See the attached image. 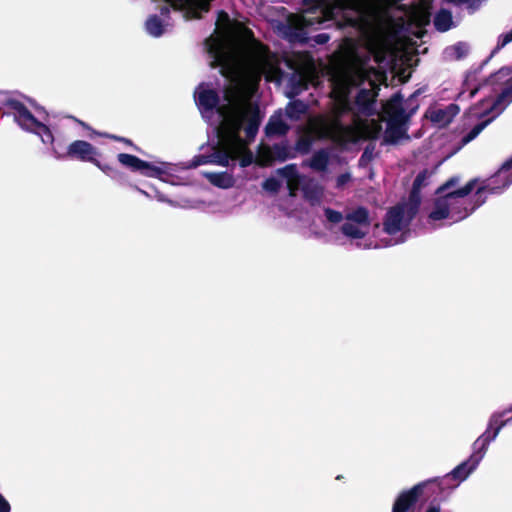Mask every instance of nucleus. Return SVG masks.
Masks as SVG:
<instances>
[{
    "mask_svg": "<svg viewBox=\"0 0 512 512\" xmlns=\"http://www.w3.org/2000/svg\"><path fill=\"white\" fill-rule=\"evenodd\" d=\"M405 206L397 204L388 209L383 221V230L388 235H395L403 229Z\"/></svg>",
    "mask_w": 512,
    "mask_h": 512,
    "instance_id": "obj_14",
    "label": "nucleus"
},
{
    "mask_svg": "<svg viewBox=\"0 0 512 512\" xmlns=\"http://www.w3.org/2000/svg\"><path fill=\"white\" fill-rule=\"evenodd\" d=\"M487 181L486 185L477 189L475 205L470 210L465 207L463 215L459 217L460 219L467 217L476 207L485 203L486 198L482 197L483 192L500 193L512 184V157L506 160Z\"/></svg>",
    "mask_w": 512,
    "mask_h": 512,
    "instance_id": "obj_4",
    "label": "nucleus"
},
{
    "mask_svg": "<svg viewBox=\"0 0 512 512\" xmlns=\"http://www.w3.org/2000/svg\"><path fill=\"white\" fill-rule=\"evenodd\" d=\"M402 103L403 96L397 92L383 105V112L388 116V120H409L418 109V104H416L410 107L409 112L406 113Z\"/></svg>",
    "mask_w": 512,
    "mask_h": 512,
    "instance_id": "obj_11",
    "label": "nucleus"
},
{
    "mask_svg": "<svg viewBox=\"0 0 512 512\" xmlns=\"http://www.w3.org/2000/svg\"><path fill=\"white\" fill-rule=\"evenodd\" d=\"M341 232L343 235L351 239H363L367 234V232L363 231L357 226V224L350 221L341 226Z\"/></svg>",
    "mask_w": 512,
    "mask_h": 512,
    "instance_id": "obj_29",
    "label": "nucleus"
},
{
    "mask_svg": "<svg viewBox=\"0 0 512 512\" xmlns=\"http://www.w3.org/2000/svg\"><path fill=\"white\" fill-rule=\"evenodd\" d=\"M117 160L121 165L130 169L132 172H139L145 177L161 179V177L166 174V170L162 167L144 161L132 154L119 153Z\"/></svg>",
    "mask_w": 512,
    "mask_h": 512,
    "instance_id": "obj_9",
    "label": "nucleus"
},
{
    "mask_svg": "<svg viewBox=\"0 0 512 512\" xmlns=\"http://www.w3.org/2000/svg\"><path fill=\"white\" fill-rule=\"evenodd\" d=\"M382 127L380 123L374 119L370 121V123H364L361 127L363 138L369 140H376L380 133Z\"/></svg>",
    "mask_w": 512,
    "mask_h": 512,
    "instance_id": "obj_27",
    "label": "nucleus"
},
{
    "mask_svg": "<svg viewBox=\"0 0 512 512\" xmlns=\"http://www.w3.org/2000/svg\"><path fill=\"white\" fill-rule=\"evenodd\" d=\"M512 75V68L502 67L494 74H491L487 79V82L491 85L502 84L506 82Z\"/></svg>",
    "mask_w": 512,
    "mask_h": 512,
    "instance_id": "obj_34",
    "label": "nucleus"
},
{
    "mask_svg": "<svg viewBox=\"0 0 512 512\" xmlns=\"http://www.w3.org/2000/svg\"><path fill=\"white\" fill-rule=\"evenodd\" d=\"M223 121L220 125L219 136L220 139L224 140L230 146H234L237 149L243 148V139L240 136V131L243 128L245 121L244 110L239 108H231L225 115H221Z\"/></svg>",
    "mask_w": 512,
    "mask_h": 512,
    "instance_id": "obj_5",
    "label": "nucleus"
},
{
    "mask_svg": "<svg viewBox=\"0 0 512 512\" xmlns=\"http://www.w3.org/2000/svg\"><path fill=\"white\" fill-rule=\"evenodd\" d=\"M327 0H303L304 5H314L320 6L324 4Z\"/></svg>",
    "mask_w": 512,
    "mask_h": 512,
    "instance_id": "obj_57",
    "label": "nucleus"
},
{
    "mask_svg": "<svg viewBox=\"0 0 512 512\" xmlns=\"http://www.w3.org/2000/svg\"><path fill=\"white\" fill-rule=\"evenodd\" d=\"M245 141H243V148L241 149V153L239 155V164L241 167L245 168L250 166L254 162V155L252 151L247 147Z\"/></svg>",
    "mask_w": 512,
    "mask_h": 512,
    "instance_id": "obj_39",
    "label": "nucleus"
},
{
    "mask_svg": "<svg viewBox=\"0 0 512 512\" xmlns=\"http://www.w3.org/2000/svg\"><path fill=\"white\" fill-rule=\"evenodd\" d=\"M262 187L270 193H277L281 187V183L278 179L269 177L262 183Z\"/></svg>",
    "mask_w": 512,
    "mask_h": 512,
    "instance_id": "obj_44",
    "label": "nucleus"
},
{
    "mask_svg": "<svg viewBox=\"0 0 512 512\" xmlns=\"http://www.w3.org/2000/svg\"><path fill=\"white\" fill-rule=\"evenodd\" d=\"M454 49H455V51L457 53V57L458 58H461V57L464 56L465 51L463 50V45L461 43L455 45Z\"/></svg>",
    "mask_w": 512,
    "mask_h": 512,
    "instance_id": "obj_58",
    "label": "nucleus"
},
{
    "mask_svg": "<svg viewBox=\"0 0 512 512\" xmlns=\"http://www.w3.org/2000/svg\"><path fill=\"white\" fill-rule=\"evenodd\" d=\"M295 156V153L286 143H275L271 147L267 146L260 153L263 165H270L275 160L284 162L287 159L295 158Z\"/></svg>",
    "mask_w": 512,
    "mask_h": 512,
    "instance_id": "obj_13",
    "label": "nucleus"
},
{
    "mask_svg": "<svg viewBox=\"0 0 512 512\" xmlns=\"http://www.w3.org/2000/svg\"><path fill=\"white\" fill-rule=\"evenodd\" d=\"M460 178L458 176L450 177L445 183H443L440 187L436 190V195L445 194L447 192H450L449 190L451 188L456 187V185L459 183Z\"/></svg>",
    "mask_w": 512,
    "mask_h": 512,
    "instance_id": "obj_43",
    "label": "nucleus"
},
{
    "mask_svg": "<svg viewBox=\"0 0 512 512\" xmlns=\"http://www.w3.org/2000/svg\"><path fill=\"white\" fill-rule=\"evenodd\" d=\"M213 67H216V66H221V73L222 75L224 76H227L228 75V72L231 68V58L230 56L223 52V51H220L217 56H216V59L215 61L213 62Z\"/></svg>",
    "mask_w": 512,
    "mask_h": 512,
    "instance_id": "obj_37",
    "label": "nucleus"
},
{
    "mask_svg": "<svg viewBox=\"0 0 512 512\" xmlns=\"http://www.w3.org/2000/svg\"><path fill=\"white\" fill-rule=\"evenodd\" d=\"M139 192L145 193L142 189L136 188Z\"/></svg>",
    "mask_w": 512,
    "mask_h": 512,
    "instance_id": "obj_64",
    "label": "nucleus"
},
{
    "mask_svg": "<svg viewBox=\"0 0 512 512\" xmlns=\"http://www.w3.org/2000/svg\"><path fill=\"white\" fill-rule=\"evenodd\" d=\"M207 163H210L209 155H198V156H195L194 159L192 160L191 166L198 167L200 165L207 164Z\"/></svg>",
    "mask_w": 512,
    "mask_h": 512,
    "instance_id": "obj_49",
    "label": "nucleus"
},
{
    "mask_svg": "<svg viewBox=\"0 0 512 512\" xmlns=\"http://www.w3.org/2000/svg\"><path fill=\"white\" fill-rule=\"evenodd\" d=\"M196 104L201 111L211 112L216 110L219 115H225L229 110V105H220V96L214 89L204 88V84H200L195 92Z\"/></svg>",
    "mask_w": 512,
    "mask_h": 512,
    "instance_id": "obj_10",
    "label": "nucleus"
},
{
    "mask_svg": "<svg viewBox=\"0 0 512 512\" xmlns=\"http://www.w3.org/2000/svg\"><path fill=\"white\" fill-rule=\"evenodd\" d=\"M348 24L352 27H359L361 23L363 22V19L360 17L357 18H349L347 20Z\"/></svg>",
    "mask_w": 512,
    "mask_h": 512,
    "instance_id": "obj_56",
    "label": "nucleus"
},
{
    "mask_svg": "<svg viewBox=\"0 0 512 512\" xmlns=\"http://www.w3.org/2000/svg\"><path fill=\"white\" fill-rule=\"evenodd\" d=\"M324 214L327 220L334 224L340 223L344 219V216L340 211L334 210L332 208H325Z\"/></svg>",
    "mask_w": 512,
    "mask_h": 512,
    "instance_id": "obj_45",
    "label": "nucleus"
},
{
    "mask_svg": "<svg viewBox=\"0 0 512 512\" xmlns=\"http://www.w3.org/2000/svg\"><path fill=\"white\" fill-rule=\"evenodd\" d=\"M477 182V179H471L462 188L438 195L434 201V208L430 212L429 218L433 221L446 219L450 214L453 201L468 196L474 190Z\"/></svg>",
    "mask_w": 512,
    "mask_h": 512,
    "instance_id": "obj_7",
    "label": "nucleus"
},
{
    "mask_svg": "<svg viewBox=\"0 0 512 512\" xmlns=\"http://www.w3.org/2000/svg\"><path fill=\"white\" fill-rule=\"evenodd\" d=\"M202 9L205 10V11H208L209 9V3L208 2H205L203 5H202Z\"/></svg>",
    "mask_w": 512,
    "mask_h": 512,
    "instance_id": "obj_62",
    "label": "nucleus"
},
{
    "mask_svg": "<svg viewBox=\"0 0 512 512\" xmlns=\"http://www.w3.org/2000/svg\"><path fill=\"white\" fill-rule=\"evenodd\" d=\"M374 150V146H367L365 149H364V152L361 156V160H363L365 157H368L370 158L371 157V154H372V151Z\"/></svg>",
    "mask_w": 512,
    "mask_h": 512,
    "instance_id": "obj_59",
    "label": "nucleus"
},
{
    "mask_svg": "<svg viewBox=\"0 0 512 512\" xmlns=\"http://www.w3.org/2000/svg\"><path fill=\"white\" fill-rule=\"evenodd\" d=\"M330 161V154L328 150L322 148L314 152L312 157L308 160L305 165L309 166L311 169L324 172L327 170Z\"/></svg>",
    "mask_w": 512,
    "mask_h": 512,
    "instance_id": "obj_22",
    "label": "nucleus"
},
{
    "mask_svg": "<svg viewBox=\"0 0 512 512\" xmlns=\"http://www.w3.org/2000/svg\"><path fill=\"white\" fill-rule=\"evenodd\" d=\"M512 420V405L498 413H494L488 423L486 431L473 443L472 455L444 477H449V483H455L456 487L472 473L484 457L490 442H492L500 430Z\"/></svg>",
    "mask_w": 512,
    "mask_h": 512,
    "instance_id": "obj_1",
    "label": "nucleus"
},
{
    "mask_svg": "<svg viewBox=\"0 0 512 512\" xmlns=\"http://www.w3.org/2000/svg\"><path fill=\"white\" fill-rule=\"evenodd\" d=\"M379 87L376 84H373V88H361L356 97H355V105L359 113L365 116H373L376 114L375 103L376 98L378 96Z\"/></svg>",
    "mask_w": 512,
    "mask_h": 512,
    "instance_id": "obj_12",
    "label": "nucleus"
},
{
    "mask_svg": "<svg viewBox=\"0 0 512 512\" xmlns=\"http://www.w3.org/2000/svg\"><path fill=\"white\" fill-rule=\"evenodd\" d=\"M241 97V89L236 85H228L224 89V99L229 103L233 104L237 102Z\"/></svg>",
    "mask_w": 512,
    "mask_h": 512,
    "instance_id": "obj_38",
    "label": "nucleus"
},
{
    "mask_svg": "<svg viewBox=\"0 0 512 512\" xmlns=\"http://www.w3.org/2000/svg\"><path fill=\"white\" fill-rule=\"evenodd\" d=\"M100 136H103V137H106L108 139H111V140H114V141H117V142H122L128 146H131L133 147L136 151L140 152L141 149L136 146L132 140L128 139V138H125V137H122V136H117V135H114V134H108V133H103V134H100Z\"/></svg>",
    "mask_w": 512,
    "mask_h": 512,
    "instance_id": "obj_46",
    "label": "nucleus"
},
{
    "mask_svg": "<svg viewBox=\"0 0 512 512\" xmlns=\"http://www.w3.org/2000/svg\"><path fill=\"white\" fill-rule=\"evenodd\" d=\"M313 141L314 139L309 133L301 135L295 143L294 150L301 155H306L311 151Z\"/></svg>",
    "mask_w": 512,
    "mask_h": 512,
    "instance_id": "obj_32",
    "label": "nucleus"
},
{
    "mask_svg": "<svg viewBox=\"0 0 512 512\" xmlns=\"http://www.w3.org/2000/svg\"><path fill=\"white\" fill-rule=\"evenodd\" d=\"M342 97L341 105L337 108L335 116L332 118L319 117L314 121L312 128L319 139L340 141L350 133L351 128L345 126L341 121V115L350 111L347 93L343 92Z\"/></svg>",
    "mask_w": 512,
    "mask_h": 512,
    "instance_id": "obj_2",
    "label": "nucleus"
},
{
    "mask_svg": "<svg viewBox=\"0 0 512 512\" xmlns=\"http://www.w3.org/2000/svg\"><path fill=\"white\" fill-rule=\"evenodd\" d=\"M345 219L363 227H369L371 224L369 210L364 206H359L347 213Z\"/></svg>",
    "mask_w": 512,
    "mask_h": 512,
    "instance_id": "obj_23",
    "label": "nucleus"
},
{
    "mask_svg": "<svg viewBox=\"0 0 512 512\" xmlns=\"http://www.w3.org/2000/svg\"><path fill=\"white\" fill-rule=\"evenodd\" d=\"M206 179L214 186L222 189L232 188L235 184L234 176L228 172H209L204 174Z\"/></svg>",
    "mask_w": 512,
    "mask_h": 512,
    "instance_id": "obj_21",
    "label": "nucleus"
},
{
    "mask_svg": "<svg viewBox=\"0 0 512 512\" xmlns=\"http://www.w3.org/2000/svg\"><path fill=\"white\" fill-rule=\"evenodd\" d=\"M449 477H437L422 481L413 487H417V498L422 502L440 504L446 500L450 492L456 488L455 483H449Z\"/></svg>",
    "mask_w": 512,
    "mask_h": 512,
    "instance_id": "obj_6",
    "label": "nucleus"
},
{
    "mask_svg": "<svg viewBox=\"0 0 512 512\" xmlns=\"http://www.w3.org/2000/svg\"><path fill=\"white\" fill-rule=\"evenodd\" d=\"M417 491V487H411L400 492L393 503L392 512H410L419 502Z\"/></svg>",
    "mask_w": 512,
    "mask_h": 512,
    "instance_id": "obj_18",
    "label": "nucleus"
},
{
    "mask_svg": "<svg viewBox=\"0 0 512 512\" xmlns=\"http://www.w3.org/2000/svg\"><path fill=\"white\" fill-rule=\"evenodd\" d=\"M351 180V175L350 173L346 172V173H342L340 174L337 179H336V183H337V187H342L344 186L346 183H348L349 181Z\"/></svg>",
    "mask_w": 512,
    "mask_h": 512,
    "instance_id": "obj_50",
    "label": "nucleus"
},
{
    "mask_svg": "<svg viewBox=\"0 0 512 512\" xmlns=\"http://www.w3.org/2000/svg\"><path fill=\"white\" fill-rule=\"evenodd\" d=\"M167 5L160 7V15L164 18H170V7L176 11H181L188 4L189 0H163Z\"/></svg>",
    "mask_w": 512,
    "mask_h": 512,
    "instance_id": "obj_31",
    "label": "nucleus"
},
{
    "mask_svg": "<svg viewBox=\"0 0 512 512\" xmlns=\"http://www.w3.org/2000/svg\"><path fill=\"white\" fill-rule=\"evenodd\" d=\"M512 102V76L506 80L505 87L494 101L493 107L507 105Z\"/></svg>",
    "mask_w": 512,
    "mask_h": 512,
    "instance_id": "obj_30",
    "label": "nucleus"
},
{
    "mask_svg": "<svg viewBox=\"0 0 512 512\" xmlns=\"http://www.w3.org/2000/svg\"><path fill=\"white\" fill-rule=\"evenodd\" d=\"M453 25V17L451 11L440 9L434 17V27L439 32L448 31Z\"/></svg>",
    "mask_w": 512,
    "mask_h": 512,
    "instance_id": "obj_24",
    "label": "nucleus"
},
{
    "mask_svg": "<svg viewBox=\"0 0 512 512\" xmlns=\"http://www.w3.org/2000/svg\"><path fill=\"white\" fill-rule=\"evenodd\" d=\"M460 108L457 104L451 103L445 108H438L429 110L426 114V117L430 119L431 122L437 123L440 126L449 125L454 117L459 113Z\"/></svg>",
    "mask_w": 512,
    "mask_h": 512,
    "instance_id": "obj_17",
    "label": "nucleus"
},
{
    "mask_svg": "<svg viewBox=\"0 0 512 512\" xmlns=\"http://www.w3.org/2000/svg\"><path fill=\"white\" fill-rule=\"evenodd\" d=\"M0 512H10V504L1 494H0Z\"/></svg>",
    "mask_w": 512,
    "mask_h": 512,
    "instance_id": "obj_55",
    "label": "nucleus"
},
{
    "mask_svg": "<svg viewBox=\"0 0 512 512\" xmlns=\"http://www.w3.org/2000/svg\"><path fill=\"white\" fill-rule=\"evenodd\" d=\"M448 3H452L455 5H462L465 3H470L471 7L479 6L481 0H445Z\"/></svg>",
    "mask_w": 512,
    "mask_h": 512,
    "instance_id": "obj_51",
    "label": "nucleus"
},
{
    "mask_svg": "<svg viewBox=\"0 0 512 512\" xmlns=\"http://www.w3.org/2000/svg\"><path fill=\"white\" fill-rule=\"evenodd\" d=\"M409 120H388L384 143L396 144L401 138H408L406 124Z\"/></svg>",
    "mask_w": 512,
    "mask_h": 512,
    "instance_id": "obj_19",
    "label": "nucleus"
},
{
    "mask_svg": "<svg viewBox=\"0 0 512 512\" xmlns=\"http://www.w3.org/2000/svg\"><path fill=\"white\" fill-rule=\"evenodd\" d=\"M307 110L306 104L301 100H294L288 103L286 115L288 118L298 120Z\"/></svg>",
    "mask_w": 512,
    "mask_h": 512,
    "instance_id": "obj_28",
    "label": "nucleus"
},
{
    "mask_svg": "<svg viewBox=\"0 0 512 512\" xmlns=\"http://www.w3.org/2000/svg\"><path fill=\"white\" fill-rule=\"evenodd\" d=\"M300 180V176H298V178L291 179L287 182V188L291 197L296 196V193L299 190Z\"/></svg>",
    "mask_w": 512,
    "mask_h": 512,
    "instance_id": "obj_48",
    "label": "nucleus"
},
{
    "mask_svg": "<svg viewBox=\"0 0 512 512\" xmlns=\"http://www.w3.org/2000/svg\"><path fill=\"white\" fill-rule=\"evenodd\" d=\"M419 90L415 91L407 100V103H408V106L410 107V105L412 104V102L414 101V99L419 95Z\"/></svg>",
    "mask_w": 512,
    "mask_h": 512,
    "instance_id": "obj_61",
    "label": "nucleus"
},
{
    "mask_svg": "<svg viewBox=\"0 0 512 512\" xmlns=\"http://www.w3.org/2000/svg\"><path fill=\"white\" fill-rule=\"evenodd\" d=\"M72 118H73V120H74L76 123H78V124H79L81 127H83L84 129L89 130V131H91L93 134H97V135H99V136H100V134H101V133L96 132V131H95V130H94V129L89 125V124H87L86 122H84V121H82V120H80V119H78V118H76V117H72Z\"/></svg>",
    "mask_w": 512,
    "mask_h": 512,
    "instance_id": "obj_54",
    "label": "nucleus"
},
{
    "mask_svg": "<svg viewBox=\"0 0 512 512\" xmlns=\"http://www.w3.org/2000/svg\"><path fill=\"white\" fill-rule=\"evenodd\" d=\"M427 178H428V171H427V169H424L423 171H421L417 174L416 178L413 181L412 186L421 190L422 187L426 186Z\"/></svg>",
    "mask_w": 512,
    "mask_h": 512,
    "instance_id": "obj_47",
    "label": "nucleus"
},
{
    "mask_svg": "<svg viewBox=\"0 0 512 512\" xmlns=\"http://www.w3.org/2000/svg\"><path fill=\"white\" fill-rule=\"evenodd\" d=\"M239 36L246 41L254 40V34L252 30L246 27L242 28V30L239 32Z\"/></svg>",
    "mask_w": 512,
    "mask_h": 512,
    "instance_id": "obj_52",
    "label": "nucleus"
},
{
    "mask_svg": "<svg viewBox=\"0 0 512 512\" xmlns=\"http://www.w3.org/2000/svg\"><path fill=\"white\" fill-rule=\"evenodd\" d=\"M332 96H333V97H336V90H333V91H332Z\"/></svg>",
    "mask_w": 512,
    "mask_h": 512,
    "instance_id": "obj_63",
    "label": "nucleus"
},
{
    "mask_svg": "<svg viewBox=\"0 0 512 512\" xmlns=\"http://www.w3.org/2000/svg\"><path fill=\"white\" fill-rule=\"evenodd\" d=\"M510 42H512V29L509 32L501 34L498 37L497 45L492 50L490 58L493 57L496 53H498L503 47H505Z\"/></svg>",
    "mask_w": 512,
    "mask_h": 512,
    "instance_id": "obj_42",
    "label": "nucleus"
},
{
    "mask_svg": "<svg viewBox=\"0 0 512 512\" xmlns=\"http://www.w3.org/2000/svg\"><path fill=\"white\" fill-rule=\"evenodd\" d=\"M241 149L228 145L224 140L214 147L213 152L209 155L210 163L217 164L223 167L229 166L230 160L238 159Z\"/></svg>",
    "mask_w": 512,
    "mask_h": 512,
    "instance_id": "obj_15",
    "label": "nucleus"
},
{
    "mask_svg": "<svg viewBox=\"0 0 512 512\" xmlns=\"http://www.w3.org/2000/svg\"><path fill=\"white\" fill-rule=\"evenodd\" d=\"M410 20L419 28H423L430 23L431 12L430 6L424 1L418 2L411 7L409 13Z\"/></svg>",
    "mask_w": 512,
    "mask_h": 512,
    "instance_id": "obj_20",
    "label": "nucleus"
},
{
    "mask_svg": "<svg viewBox=\"0 0 512 512\" xmlns=\"http://www.w3.org/2000/svg\"><path fill=\"white\" fill-rule=\"evenodd\" d=\"M95 166H97L101 171H103L107 176L116 181L119 184H125L127 182V175L108 164H102L99 160L96 162Z\"/></svg>",
    "mask_w": 512,
    "mask_h": 512,
    "instance_id": "obj_26",
    "label": "nucleus"
},
{
    "mask_svg": "<svg viewBox=\"0 0 512 512\" xmlns=\"http://www.w3.org/2000/svg\"><path fill=\"white\" fill-rule=\"evenodd\" d=\"M304 198L309 201H319L321 196V189L317 185H305L302 188Z\"/></svg>",
    "mask_w": 512,
    "mask_h": 512,
    "instance_id": "obj_40",
    "label": "nucleus"
},
{
    "mask_svg": "<svg viewBox=\"0 0 512 512\" xmlns=\"http://www.w3.org/2000/svg\"><path fill=\"white\" fill-rule=\"evenodd\" d=\"M288 131V126L280 119L275 121L270 120L265 127V132L270 135H284Z\"/></svg>",
    "mask_w": 512,
    "mask_h": 512,
    "instance_id": "obj_35",
    "label": "nucleus"
},
{
    "mask_svg": "<svg viewBox=\"0 0 512 512\" xmlns=\"http://www.w3.org/2000/svg\"><path fill=\"white\" fill-rule=\"evenodd\" d=\"M409 200H410L411 205L408 208L407 214L409 216V221H410L416 215V213L418 211V207L421 202V190L412 186L410 194H409Z\"/></svg>",
    "mask_w": 512,
    "mask_h": 512,
    "instance_id": "obj_33",
    "label": "nucleus"
},
{
    "mask_svg": "<svg viewBox=\"0 0 512 512\" xmlns=\"http://www.w3.org/2000/svg\"><path fill=\"white\" fill-rule=\"evenodd\" d=\"M5 106L14 111V119L22 129L41 136L44 143H52L54 141L50 128L39 121L24 103L17 99L9 98L5 101Z\"/></svg>",
    "mask_w": 512,
    "mask_h": 512,
    "instance_id": "obj_3",
    "label": "nucleus"
},
{
    "mask_svg": "<svg viewBox=\"0 0 512 512\" xmlns=\"http://www.w3.org/2000/svg\"><path fill=\"white\" fill-rule=\"evenodd\" d=\"M329 40L330 36L327 33H320L314 37V41L320 45L326 44Z\"/></svg>",
    "mask_w": 512,
    "mask_h": 512,
    "instance_id": "obj_53",
    "label": "nucleus"
},
{
    "mask_svg": "<svg viewBox=\"0 0 512 512\" xmlns=\"http://www.w3.org/2000/svg\"><path fill=\"white\" fill-rule=\"evenodd\" d=\"M278 174L284 177L287 180V182L290 181L291 179L298 178V176H300L296 164H288L278 169Z\"/></svg>",
    "mask_w": 512,
    "mask_h": 512,
    "instance_id": "obj_41",
    "label": "nucleus"
},
{
    "mask_svg": "<svg viewBox=\"0 0 512 512\" xmlns=\"http://www.w3.org/2000/svg\"><path fill=\"white\" fill-rule=\"evenodd\" d=\"M146 31L153 37H160L165 31V25L156 14L150 15L145 22Z\"/></svg>",
    "mask_w": 512,
    "mask_h": 512,
    "instance_id": "obj_25",
    "label": "nucleus"
},
{
    "mask_svg": "<svg viewBox=\"0 0 512 512\" xmlns=\"http://www.w3.org/2000/svg\"><path fill=\"white\" fill-rule=\"evenodd\" d=\"M244 114L246 115L244 121L246 122L244 131L247 138L246 143L249 144L250 142L254 141L258 133L262 117L257 105H250L247 109H244Z\"/></svg>",
    "mask_w": 512,
    "mask_h": 512,
    "instance_id": "obj_16",
    "label": "nucleus"
},
{
    "mask_svg": "<svg viewBox=\"0 0 512 512\" xmlns=\"http://www.w3.org/2000/svg\"><path fill=\"white\" fill-rule=\"evenodd\" d=\"M492 121V119H487L477 123L462 139L461 144L466 145L472 140H474L483 129Z\"/></svg>",
    "mask_w": 512,
    "mask_h": 512,
    "instance_id": "obj_36",
    "label": "nucleus"
},
{
    "mask_svg": "<svg viewBox=\"0 0 512 512\" xmlns=\"http://www.w3.org/2000/svg\"><path fill=\"white\" fill-rule=\"evenodd\" d=\"M53 152L57 159H70L81 162H90L96 164L98 152L97 149L85 140H75L70 143L65 152H59L56 147H53Z\"/></svg>",
    "mask_w": 512,
    "mask_h": 512,
    "instance_id": "obj_8",
    "label": "nucleus"
},
{
    "mask_svg": "<svg viewBox=\"0 0 512 512\" xmlns=\"http://www.w3.org/2000/svg\"><path fill=\"white\" fill-rule=\"evenodd\" d=\"M425 512H440V504L429 503Z\"/></svg>",
    "mask_w": 512,
    "mask_h": 512,
    "instance_id": "obj_60",
    "label": "nucleus"
}]
</instances>
